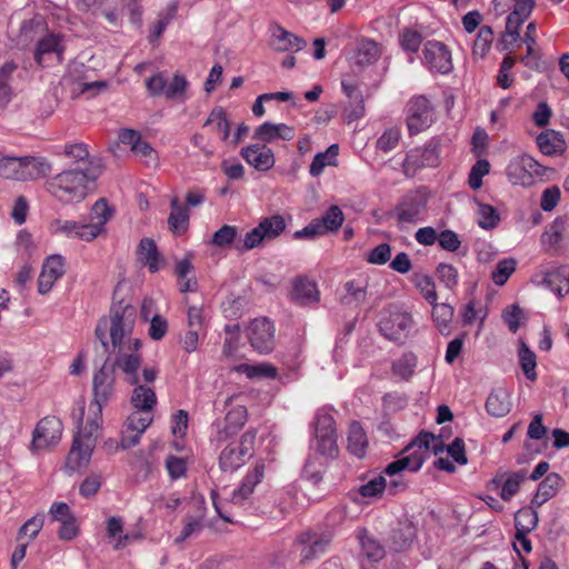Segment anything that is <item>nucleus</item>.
Instances as JSON below:
<instances>
[{
  "label": "nucleus",
  "mask_w": 569,
  "mask_h": 569,
  "mask_svg": "<svg viewBox=\"0 0 569 569\" xmlns=\"http://www.w3.org/2000/svg\"><path fill=\"white\" fill-rule=\"evenodd\" d=\"M136 317V308L129 303L120 301L111 307L109 316L101 318L94 330L103 351H110V348L127 342H140L138 338L132 337Z\"/></svg>",
  "instance_id": "nucleus-1"
},
{
  "label": "nucleus",
  "mask_w": 569,
  "mask_h": 569,
  "mask_svg": "<svg viewBox=\"0 0 569 569\" xmlns=\"http://www.w3.org/2000/svg\"><path fill=\"white\" fill-rule=\"evenodd\" d=\"M91 178L88 169H66L46 181L47 191L63 204L79 203L89 192Z\"/></svg>",
  "instance_id": "nucleus-2"
},
{
  "label": "nucleus",
  "mask_w": 569,
  "mask_h": 569,
  "mask_svg": "<svg viewBox=\"0 0 569 569\" xmlns=\"http://www.w3.org/2000/svg\"><path fill=\"white\" fill-rule=\"evenodd\" d=\"M535 4L533 0H492L489 13L493 17L498 18L510 11L501 40L503 49H508L519 40V29L531 14Z\"/></svg>",
  "instance_id": "nucleus-3"
},
{
  "label": "nucleus",
  "mask_w": 569,
  "mask_h": 569,
  "mask_svg": "<svg viewBox=\"0 0 569 569\" xmlns=\"http://www.w3.org/2000/svg\"><path fill=\"white\" fill-rule=\"evenodd\" d=\"M436 441L437 439L432 433L420 432L410 445L403 449L401 456L386 467V475L393 477L405 470L411 472L418 471L427 459L430 448L433 447L436 449L433 445Z\"/></svg>",
  "instance_id": "nucleus-4"
},
{
  "label": "nucleus",
  "mask_w": 569,
  "mask_h": 569,
  "mask_svg": "<svg viewBox=\"0 0 569 569\" xmlns=\"http://www.w3.org/2000/svg\"><path fill=\"white\" fill-rule=\"evenodd\" d=\"M99 428L100 423L97 419H88L84 426L79 427L67 456V470L74 472L89 465L96 447Z\"/></svg>",
  "instance_id": "nucleus-5"
},
{
  "label": "nucleus",
  "mask_w": 569,
  "mask_h": 569,
  "mask_svg": "<svg viewBox=\"0 0 569 569\" xmlns=\"http://www.w3.org/2000/svg\"><path fill=\"white\" fill-rule=\"evenodd\" d=\"M416 327L411 312L397 305H389L380 312L379 332L389 341L405 343Z\"/></svg>",
  "instance_id": "nucleus-6"
},
{
  "label": "nucleus",
  "mask_w": 569,
  "mask_h": 569,
  "mask_svg": "<svg viewBox=\"0 0 569 569\" xmlns=\"http://www.w3.org/2000/svg\"><path fill=\"white\" fill-rule=\"evenodd\" d=\"M93 400L89 410L99 423L102 420V409L112 399L116 392V372L114 367H110V357L104 361L101 368L93 375L92 379Z\"/></svg>",
  "instance_id": "nucleus-7"
},
{
  "label": "nucleus",
  "mask_w": 569,
  "mask_h": 569,
  "mask_svg": "<svg viewBox=\"0 0 569 569\" xmlns=\"http://www.w3.org/2000/svg\"><path fill=\"white\" fill-rule=\"evenodd\" d=\"M141 342H127L123 346L110 348L109 355H114L110 367L119 369L129 385H138L140 381L138 370L141 366Z\"/></svg>",
  "instance_id": "nucleus-8"
},
{
  "label": "nucleus",
  "mask_w": 569,
  "mask_h": 569,
  "mask_svg": "<svg viewBox=\"0 0 569 569\" xmlns=\"http://www.w3.org/2000/svg\"><path fill=\"white\" fill-rule=\"evenodd\" d=\"M427 204L428 197L422 190H410L399 199L392 216L401 227L415 224L423 220Z\"/></svg>",
  "instance_id": "nucleus-9"
},
{
  "label": "nucleus",
  "mask_w": 569,
  "mask_h": 569,
  "mask_svg": "<svg viewBox=\"0 0 569 569\" xmlns=\"http://www.w3.org/2000/svg\"><path fill=\"white\" fill-rule=\"evenodd\" d=\"M313 433V445L321 455L333 457L338 452L336 422L328 409L316 412Z\"/></svg>",
  "instance_id": "nucleus-10"
},
{
  "label": "nucleus",
  "mask_w": 569,
  "mask_h": 569,
  "mask_svg": "<svg viewBox=\"0 0 569 569\" xmlns=\"http://www.w3.org/2000/svg\"><path fill=\"white\" fill-rule=\"evenodd\" d=\"M345 216L338 206H331L321 218L313 219L308 226L293 233V238L313 239L328 232L337 231L343 223Z\"/></svg>",
  "instance_id": "nucleus-11"
},
{
  "label": "nucleus",
  "mask_w": 569,
  "mask_h": 569,
  "mask_svg": "<svg viewBox=\"0 0 569 569\" xmlns=\"http://www.w3.org/2000/svg\"><path fill=\"white\" fill-rule=\"evenodd\" d=\"M433 108L425 96L412 97L407 103V126L410 134L429 128L433 121Z\"/></svg>",
  "instance_id": "nucleus-12"
},
{
  "label": "nucleus",
  "mask_w": 569,
  "mask_h": 569,
  "mask_svg": "<svg viewBox=\"0 0 569 569\" xmlns=\"http://www.w3.org/2000/svg\"><path fill=\"white\" fill-rule=\"evenodd\" d=\"M63 426L59 418L47 416L36 426L32 436V450H46L59 443Z\"/></svg>",
  "instance_id": "nucleus-13"
},
{
  "label": "nucleus",
  "mask_w": 569,
  "mask_h": 569,
  "mask_svg": "<svg viewBox=\"0 0 569 569\" xmlns=\"http://www.w3.org/2000/svg\"><path fill=\"white\" fill-rule=\"evenodd\" d=\"M423 63L432 72L447 74L452 70L451 52L440 41L430 40L425 43Z\"/></svg>",
  "instance_id": "nucleus-14"
},
{
  "label": "nucleus",
  "mask_w": 569,
  "mask_h": 569,
  "mask_svg": "<svg viewBox=\"0 0 569 569\" xmlns=\"http://www.w3.org/2000/svg\"><path fill=\"white\" fill-rule=\"evenodd\" d=\"M438 159V143L430 141L425 147L415 148L408 152L402 163L403 172L406 176H413L420 168L436 167Z\"/></svg>",
  "instance_id": "nucleus-15"
},
{
  "label": "nucleus",
  "mask_w": 569,
  "mask_h": 569,
  "mask_svg": "<svg viewBox=\"0 0 569 569\" xmlns=\"http://www.w3.org/2000/svg\"><path fill=\"white\" fill-rule=\"evenodd\" d=\"M274 325L267 318L251 320V348L259 353H270L276 345Z\"/></svg>",
  "instance_id": "nucleus-16"
},
{
  "label": "nucleus",
  "mask_w": 569,
  "mask_h": 569,
  "mask_svg": "<svg viewBox=\"0 0 569 569\" xmlns=\"http://www.w3.org/2000/svg\"><path fill=\"white\" fill-rule=\"evenodd\" d=\"M506 171L512 183L526 186L532 181L535 174L540 173V164L531 156L525 153L513 158Z\"/></svg>",
  "instance_id": "nucleus-17"
},
{
  "label": "nucleus",
  "mask_w": 569,
  "mask_h": 569,
  "mask_svg": "<svg viewBox=\"0 0 569 569\" xmlns=\"http://www.w3.org/2000/svg\"><path fill=\"white\" fill-rule=\"evenodd\" d=\"M286 228V219L280 214H273L261 219L259 224L251 229V248L278 238Z\"/></svg>",
  "instance_id": "nucleus-18"
},
{
  "label": "nucleus",
  "mask_w": 569,
  "mask_h": 569,
  "mask_svg": "<svg viewBox=\"0 0 569 569\" xmlns=\"http://www.w3.org/2000/svg\"><path fill=\"white\" fill-rule=\"evenodd\" d=\"M290 300L301 307H315L320 300V292L317 283L306 276L292 280Z\"/></svg>",
  "instance_id": "nucleus-19"
},
{
  "label": "nucleus",
  "mask_w": 569,
  "mask_h": 569,
  "mask_svg": "<svg viewBox=\"0 0 569 569\" xmlns=\"http://www.w3.org/2000/svg\"><path fill=\"white\" fill-rule=\"evenodd\" d=\"M269 44L276 51H300L307 42L277 23L269 26Z\"/></svg>",
  "instance_id": "nucleus-20"
},
{
  "label": "nucleus",
  "mask_w": 569,
  "mask_h": 569,
  "mask_svg": "<svg viewBox=\"0 0 569 569\" xmlns=\"http://www.w3.org/2000/svg\"><path fill=\"white\" fill-rule=\"evenodd\" d=\"M66 273L64 258L60 254H52L44 261L38 278V292L48 293L54 282Z\"/></svg>",
  "instance_id": "nucleus-21"
},
{
  "label": "nucleus",
  "mask_w": 569,
  "mask_h": 569,
  "mask_svg": "<svg viewBox=\"0 0 569 569\" xmlns=\"http://www.w3.org/2000/svg\"><path fill=\"white\" fill-rule=\"evenodd\" d=\"M533 281L550 289L558 297H563L569 292V272L563 267L537 274Z\"/></svg>",
  "instance_id": "nucleus-22"
},
{
  "label": "nucleus",
  "mask_w": 569,
  "mask_h": 569,
  "mask_svg": "<svg viewBox=\"0 0 569 569\" xmlns=\"http://www.w3.org/2000/svg\"><path fill=\"white\" fill-rule=\"evenodd\" d=\"M91 230L93 229L89 228L87 223L71 220L56 219L50 223L52 234H63L68 238L88 242L94 240Z\"/></svg>",
  "instance_id": "nucleus-23"
},
{
  "label": "nucleus",
  "mask_w": 569,
  "mask_h": 569,
  "mask_svg": "<svg viewBox=\"0 0 569 569\" xmlns=\"http://www.w3.org/2000/svg\"><path fill=\"white\" fill-rule=\"evenodd\" d=\"M253 137L264 143H273L278 140L290 141L295 138V129L286 123L266 121L256 128Z\"/></svg>",
  "instance_id": "nucleus-24"
},
{
  "label": "nucleus",
  "mask_w": 569,
  "mask_h": 569,
  "mask_svg": "<svg viewBox=\"0 0 569 569\" xmlns=\"http://www.w3.org/2000/svg\"><path fill=\"white\" fill-rule=\"evenodd\" d=\"M511 407V392L503 387L495 388L486 401L487 412L497 418L507 416Z\"/></svg>",
  "instance_id": "nucleus-25"
},
{
  "label": "nucleus",
  "mask_w": 569,
  "mask_h": 569,
  "mask_svg": "<svg viewBox=\"0 0 569 569\" xmlns=\"http://www.w3.org/2000/svg\"><path fill=\"white\" fill-rule=\"evenodd\" d=\"M539 150L549 157L565 153L567 143L563 136L552 129H547L538 134L536 139Z\"/></svg>",
  "instance_id": "nucleus-26"
},
{
  "label": "nucleus",
  "mask_w": 569,
  "mask_h": 569,
  "mask_svg": "<svg viewBox=\"0 0 569 569\" xmlns=\"http://www.w3.org/2000/svg\"><path fill=\"white\" fill-rule=\"evenodd\" d=\"M137 253L138 260L152 273L158 272L164 263L163 257L157 249L156 242L150 238L140 240Z\"/></svg>",
  "instance_id": "nucleus-27"
},
{
  "label": "nucleus",
  "mask_w": 569,
  "mask_h": 569,
  "mask_svg": "<svg viewBox=\"0 0 569 569\" xmlns=\"http://www.w3.org/2000/svg\"><path fill=\"white\" fill-rule=\"evenodd\" d=\"M112 214L113 209L108 204L106 199L100 198L94 202L90 211V222L87 223L89 228L93 229L91 233H93L94 239L104 231V227Z\"/></svg>",
  "instance_id": "nucleus-28"
},
{
  "label": "nucleus",
  "mask_w": 569,
  "mask_h": 569,
  "mask_svg": "<svg viewBox=\"0 0 569 569\" xmlns=\"http://www.w3.org/2000/svg\"><path fill=\"white\" fill-rule=\"evenodd\" d=\"M64 47L62 44V39L60 36L49 33L39 40L34 53L36 61L43 66L46 62V58L48 56L54 54L57 60L60 62L62 60V52Z\"/></svg>",
  "instance_id": "nucleus-29"
},
{
  "label": "nucleus",
  "mask_w": 569,
  "mask_h": 569,
  "mask_svg": "<svg viewBox=\"0 0 569 569\" xmlns=\"http://www.w3.org/2000/svg\"><path fill=\"white\" fill-rule=\"evenodd\" d=\"M563 479L560 475L552 472L549 473L538 486L536 495L531 500V505L535 507H541L548 500L556 496L559 489L563 485Z\"/></svg>",
  "instance_id": "nucleus-30"
},
{
  "label": "nucleus",
  "mask_w": 569,
  "mask_h": 569,
  "mask_svg": "<svg viewBox=\"0 0 569 569\" xmlns=\"http://www.w3.org/2000/svg\"><path fill=\"white\" fill-rule=\"evenodd\" d=\"M244 438V436H242ZM247 447L243 439L239 443H231L227 446L219 458L220 466L223 470H236L246 463Z\"/></svg>",
  "instance_id": "nucleus-31"
},
{
  "label": "nucleus",
  "mask_w": 569,
  "mask_h": 569,
  "mask_svg": "<svg viewBox=\"0 0 569 569\" xmlns=\"http://www.w3.org/2000/svg\"><path fill=\"white\" fill-rule=\"evenodd\" d=\"M342 90L350 99V107L346 108V118L348 122H352L365 116V102L361 91L353 83L346 80L342 81Z\"/></svg>",
  "instance_id": "nucleus-32"
},
{
  "label": "nucleus",
  "mask_w": 569,
  "mask_h": 569,
  "mask_svg": "<svg viewBox=\"0 0 569 569\" xmlns=\"http://www.w3.org/2000/svg\"><path fill=\"white\" fill-rule=\"evenodd\" d=\"M356 537L361 548V555L369 561L377 562L385 557V548L376 540L367 529L359 528Z\"/></svg>",
  "instance_id": "nucleus-33"
},
{
  "label": "nucleus",
  "mask_w": 569,
  "mask_h": 569,
  "mask_svg": "<svg viewBox=\"0 0 569 569\" xmlns=\"http://www.w3.org/2000/svg\"><path fill=\"white\" fill-rule=\"evenodd\" d=\"M22 163L23 181L42 178L52 170L51 162L43 157H22Z\"/></svg>",
  "instance_id": "nucleus-34"
},
{
  "label": "nucleus",
  "mask_w": 569,
  "mask_h": 569,
  "mask_svg": "<svg viewBox=\"0 0 569 569\" xmlns=\"http://www.w3.org/2000/svg\"><path fill=\"white\" fill-rule=\"evenodd\" d=\"M381 54L379 44L370 39L359 41L355 50L352 60L359 67H366L375 63Z\"/></svg>",
  "instance_id": "nucleus-35"
},
{
  "label": "nucleus",
  "mask_w": 569,
  "mask_h": 569,
  "mask_svg": "<svg viewBox=\"0 0 569 569\" xmlns=\"http://www.w3.org/2000/svg\"><path fill=\"white\" fill-rule=\"evenodd\" d=\"M131 403L134 408L144 413H150L157 403V396L153 388L144 385H133Z\"/></svg>",
  "instance_id": "nucleus-36"
},
{
  "label": "nucleus",
  "mask_w": 569,
  "mask_h": 569,
  "mask_svg": "<svg viewBox=\"0 0 569 569\" xmlns=\"http://www.w3.org/2000/svg\"><path fill=\"white\" fill-rule=\"evenodd\" d=\"M170 214L168 218V224L170 230L176 234H182L189 224V210L183 207L177 198H173L170 202Z\"/></svg>",
  "instance_id": "nucleus-37"
},
{
  "label": "nucleus",
  "mask_w": 569,
  "mask_h": 569,
  "mask_svg": "<svg viewBox=\"0 0 569 569\" xmlns=\"http://www.w3.org/2000/svg\"><path fill=\"white\" fill-rule=\"evenodd\" d=\"M367 446L368 439L363 428L358 421L351 422L348 431V450L356 457L362 458Z\"/></svg>",
  "instance_id": "nucleus-38"
},
{
  "label": "nucleus",
  "mask_w": 569,
  "mask_h": 569,
  "mask_svg": "<svg viewBox=\"0 0 569 569\" xmlns=\"http://www.w3.org/2000/svg\"><path fill=\"white\" fill-rule=\"evenodd\" d=\"M416 537V529L409 521H401L391 532V543L396 551L407 549Z\"/></svg>",
  "instance_id": "nucleus-39"
},
{
  "label": "nucleus",
  "mask_w": 569,
  "mask_h": 569,
  "mask_svg": "<svg viewBox=\"0 0 569 569\" xmlns=\"http://www.w3.org/2000/svg\"><path fill=\"white\" fill-rule=\"evenodd\" d=\"M339 153L338 144H331L326 151L319 152L315 156L309 172L312 177H318L322 173L323 169L328 166H335Z\"/></svg>",
  "instance_id": "nucleus-40"
},
{
  "label": "nucleus",
  "mask_w": 569,
  "mask_h": 569,
  "mask_svg": "<svg viewBox=\"0 0 569 569\" xmlns=\"http://www.w3.org/2000/svg\"><path fill=\"white\" fill-rule=\"evenodd\" d=\"M273 151L267 146L251 144V167L258 171H268L274 166Z\"/></svg>",
  "instance_id": "nucleus-41"
},
{
  "label": "nucleus",
  "mask_w": 569,
  "mask_h": 569,
  "mask_svg": "<svg viewBox=\"0 0 569 569\" xmlns=\"http://www.w3.org/2000/svg\"><path fill=\"white\" fill-rule=\"evenodd\" d=\"M432 306V320L442 335L449 333V327L453 318V307L449 303H437Z\"/></svg>",
  "instance_id": "nucleus-42"
},
{
  "label": "nucleus",
  "mask_w": 569,
  "mask_h": 569,
  "mask_svg": "<svg viewBox=\"0 0 569 569\" xmlns=\"http://www.w3.org/2000/svg\"><path fill=\"white\" fill-rule=\"evenodd\" d=\"M537 507L530 506L520 509L515 515V527L518 532H531L538 525Z\"/></svg>",
  "instance_id": "nucleus-43"
},
{
  "label": "nucleus",
  "mask_w": 569,
  "mask_h": 569,
  "mask_svg": "<svg viewBox=\"0 0 569 569\" xmlns=\"http://www.w3.org/2000/svg\"><path fill=\"white\" fill-rule=\"evenodd\" d=\"M519 362L521 366V370L526 378L530 381H535L537 379V358L533 351L529 349V347L521 341L520 348L518 351Z\"/></svg>",
  "instance_id": "nucleus-44"
},
{
  "label": "nucleus",
  "mask_w": 569,
  "mask_h": 569,
  "mask_svg": "<svg viewBox=\"0 0 569 569\" xmlns=\"http://www.w3.org/2000/svg\"><path fill=\"white\" fill-rule=\"evenodd\" d=\"M22 157H3L0 159V176L6 179L19 180L22 179Z\"/></svg>",
  "instance_id": "nucleus-45"
},
{
  "label": "nucleus",
  "mask_w": 569,
  "mask_h": 569,
  "mask_svg": "<svg viewBox=\"0 0 569 569\" xmlns=\"http://www.w3.org/2000/svg\"><path fill=\"white\" fill-rule=\"evenodd\" d=\"M412 281L422 297L430 303L435 305L437 301V291L436 284L432 278L425 273H415L412 277Z\"/></svg>",
  "instance_id": "nucleus-46"
},
{
  "label": "nucleus",
  "mask_w": 569,
  "mask_h": 569,
  "mask_svg": "<svg viewBox=\"0 0 569 569\" xmlns=\"http://www.w3.org/2000/svg\"><path fill=\"white\" fill-rule=\"evenodd\" d=\"M204 126H212L214 130L221 133L222 140H228L230 136V124L227 120L223 108L216 107L210 112Z\"/></svg>",
  "instance_id": "nucleus-47"
},
{
  "label": "nucleus",
  "mask_w": 569,
  "mask_h": 569,
  "mask_svg": "<svg viewBox=\"0 0 569 569\" xmlns=\"http://www.w3.org/2000/svg\"><path fill=\"white\" fill-rule=\"evenodd\" d=\"M17 69V64L13 62H6L0 67V104H7L11 99V86L10 78L13 71Z\"/></svg>",
  "instance_id": "nucleus-48"
},
{
  "label": "nucleus",
  "mask_w": 569,
  "mask_h": 569,
  "mask_svg": "<svg viewBox=\"0 0 569 569\" xmlns=\"http://www.w3.org/2000/svg\"><path fill=\"white\" fill-rule=\"evenodd\" d=\"M123 523L120 517H110L107 521V533L109 538H117L114 549L124 548L130 542L129 535H122Z\"/></svg>",
  "instance_id": "nucleus-49"
},
{
  "label": "nucleus",
  "mask_w": 569,
  "mask_h": 569,
  "mask_svg": "<svg viewBox=\"0 0 569 569\" xmlns=\"http://www.w3.org/2000/svg\"><path fill=\"white\" fill-rule=\"evenodd\" d=\"M309 545L303 547L301 551L302 560L307 561L312 559L313 557L323 553L326 548L329 546L331 541V537L329 535H323L320 537H311L308 538Z\"/></svg>",
  "instance_id": "nucleus-50"
},
{
  "label": "nucleus",
  "mask_w": 569,
  "mask_h": 569,
  "mask_svg": "<svg viewBox=\"0 0 569 569\" xmlns=\"http://www.w3.org/2000/svg\"><path fill=\"white\" fill-rule=\"evenodd\" d=\"M493 40L492 29L483 26L479 29L477 38L473 43L472 53L477 57L483 58L491 48Z\"/></svg>",
  "instance_id": "nucleus-51"
},
{
  "label": "nucleus",
  "mask_w": 569,
  "mask_h": 569,
  "mask_svg": "<svg viewBox=\"0 0 569 569\" xmlns=\"http://www.w3.org/2000/svg\"><path fill=\"white\" fill-rule=\"evenodd\" d=\"M477 212L479 216L478 224L482 229H486V230L492 229V228L497 227V224L500 221V216H499L497 209L490 204L478 203Z\"/></svg>",
  "instance_id": "nucleus-52"
},
{
  "label": "nucleus",
  "mask_w": 569,
  "mask_h": 569,
  "mask_svg": "<svg viewBox=\"0 0 569 569\" xmlns=\"http://www.w3.org/2000/svg\"><path fill=\"white\" fill-rule=\"evenodd\" d=\"M132 152L136 157H139L147 167L157 168L159 166L158 153L148 141L142 139L137 146H133Z\"/></svg>",
  "instance_id": "nucleus-53"
},
{
  "label": "nucleus",
  "mask_w": 569,
  "mask_h": 569,
  "mask_svg": "<svg viewBox=\"0 0 569 569\" xmlns=\"http://www.w3.org/2000/svg\"><path fill=\"white\" fill-rule=\"evenodd\" d=\"M517 262L515 259H503L499 261L491 273L495 284L503 286L516 270Z\"/></svg>",
  "instance_id": "nucleus-54"
},
{
  "label": "nucleus",
  "mask_w": 569,
  "mask_h": 569,
  "mask_svg": "<svg viewBox=\"0 0 569 569\" xmlns=\"http://www.w3.org/2000/svg\"><path fill=\"white\" fill-rule=\"evenodd\" d=\"M386 488V478L383 476H376L365 485L360 486L358 493L363 498H380Z\"/></svg>",
  "instance_id": "nucleus-55"
},
{
  "label": "nucleus",
  "mask_w": 569,
  "mask_h": 569,
  "mask_svg": "<svg viewBox=\"0 0 569 569\" xmlns=\"http://www.w3.org/2000/svg\"><path fill=\"white\" fill-rule=\"evenodd\" d=\"M224 331L223 353L228 357L236 356L240 346V326L239 323L227 325Z\"/></svg>",
  "instance_id": "nucleus-56"
},
{
  "label": "nucleus",
  "mask_w": 569,
  "mask_h": 569,
  "mask_svg": "<svg viewBox=\"0 0 569 569\" xmlns=\"http://www.w3.org/2000/svg\"><path fill=\"white\" fill-rule=\"evenodd\" d=\"M43 523L44 516L42 513L34 515L21 526L17 539L21 540L23 537H28L29 541L33 540L42 529Z\"/></svg>",
  "instance_id": "nucleus-57"
},
{
  "label": "nucleus",
  "mask_w": 569,
  "mask_h": 569,
  "mask_svg": "<svg viewBox=\"0 0 569 569\" xmlns=\"http://www.w3.org/2000/svg\"><path fill=\"white\" fill-rule=\"evenodd\" d=\"M526 479V473L522 471L510 473L505 480L500 497L505 501H509L519 490L520 485Z\"/></svg>",
  "instance_id": "nucleus-58"
},
{
  "label": "nucleus",
  "mask_w": 569,
  "mask_h": 569,
  "mask_svg": "<svg viewBox=\"0 0 569 569\" xmlns=\"http://www.w3.org/2000/svg\"><path fill=\"white\" fill-rule=\"evenodd\" d=\"M278 378V369L268 362L251 363V391L258 379L274 380Z\"/></svg>",
  "instance_id": "nucleus-59"
},
{
  "label": "nucleus",
  "mask_w": 569,
  "mask_h": 569,
  "mask_svg": "<svg viewBox=\"0 0 569 569\" xmlns=\"http://www.w3.org/2000/svg\"><path fill=\"white\" fill-rule=\"evenodd\" d=\"M238 236L237 227L224 224L218 229L211 239V243L219 248H224L232 244Z\"/></svg>",
  "instance_id": "nucleus-60"
},
{
  "label": "nucleus",
  "mask_w": 569,
  "mask_h": 569,
  "mask_svg": "<svg viewBox=\"0 0 569 569\" xmlns=\"http://www.w3.org/2000/svg\"><path fill=\"white\" fill-rule=\"evenodd\" d=\"M416 368V357L412 353H405L392 363V371L402 379L411 377Z\"/></svg>",
  "instance_id": "nucleus-61"
},
{
  "label": "nucleus",
  "mask_w": 569,
  "mask_h": 569,
  "mask_svg": "<svg viewBox=\"0 0 569 569\" xmlns=\"http://www.w3.org/2000/svg\"><path fill=\"white\" fill-rule=\"evenodd\" d=\"M401 48L407 52H417L422 42V34L413 29H405L399 34Z\"/></svg>",
  "instance_id": "nucleus-62"
},
{
  "label": "nucleus",
  "mask_w": 569,
  "mask_h": 569,
  "mask_svg": "<svg viewBox=\"0 0 569 569\" xmlns=\"http://www.w3.org/2000/svg\"><path fill=\"white\" fill-rule=\"evenodd\" d=\"M439 281L448 289H453L459 281V274L456 267L450 263H439L436 269Z\"/></svg>",
  "instance_id": "nucleus-63"
},
{
  "label": "nucleus",
  "mask_w": 569,
  "mask_h": 569,
  "mask_svg": "<svg viewBox=\"0 0 569 569\" xmlns=\"http://www.w3.org/2000/svg\"><path fill=\"white\" fill-rule=\"evenodd\" d=\"M490 171V163L486 159L478 160L469 172L468 183L471 189L477 190L482 186V178Z\"/></svg>",
  "instance_id": "nucleus-64"
}]
</instances>
